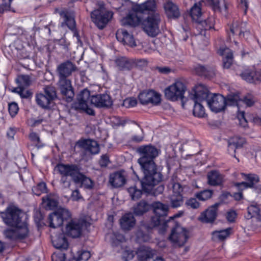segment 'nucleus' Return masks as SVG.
Returning <instances> with one entry per match:
<instances>
[{
    "label": "nucleus",
    "instance_id": "1",
    "mask_svg": "<svg viewBox=\"0 0 261 261\" xmlns=\"http://www.w3.org/2000/svg\"><path fill=\"white\" fill-rule=\"evenodd\" d=\"M140 158L138 162L141 167L144 175H146L147 180L150 179L151 173L154 175V179L160 178V172L158 171L154 159L159 155L160 150L150 144L141 145L137 150Z\"/></svg>",
    "mask_w": 261,
    "mask_h": 261
},
{
    "label": "nucleus",
    "instance_id": "2",
    "mask_svg": "<svg viewBox=\"0 0 261 261\" xmlns=\"http://www.w3.org/2000/svg\"><path fill=\"white\" fill-rule=\"evenodd\" d=\"M76 65L70 61H66L58 65L57 72L59 76L58 85L62 98L67 102H71L74 96L71 81L68 77L76 70Z\"/></svg>",
    "mask_w": 261,
    "mask_h": 261
},
{
    "label": "nucleus",
    "instance_id": "3",
    "mask_svg": "<svg viewBox=\"0 0 261 261\" xmlns=\"http://www.w3.org/2000/svg\"><path fill=\"white\" fill-rule=\"evenodd\" d=\"M206 90L199 84L195 87L192 92L189 94V97L194 102L193 110V115L198 118H203L205 116V109L201 104L207 97Z\"/></svg>",
    "mask_w": 261,
    "mask_h": 261
},
{
    "label": "nucleus",
    "instance_id": "4",
    "mask_svg": "<svg viewBox=\"0 0 261 261\" xmlns=\"http://www.w3.org/2000/svg\"><path fill=\"white\" fill-rule=\"evenodd\" d=\"M113 16V12L107 10L102 2H98V8L91 13L92 21L100 30L106 27Z\"/></svg>",
    "mask_w": 261,
    "mask_h": 261
},
{
    "label": "nucleus",
    "instance_id": "5",
    "mask_svg": "<svg viewBox=\"0 0 261 261\" xmlns=\"http://www.w3.org/2000/svg\"><path fill=\"white\" fill-rule=\"evenodd\" d=\"M161 21L162 16L159 12L149 14L142 21L143 29L149 36L154 37L160 33Z\"/></svg>",
    "mask_w": 261,
    "mask_h": 261
},
{
    "label": "nucleus",
    "instance_id": "6",
    "mask_svg": "<svg viewBox=\"0 0 261 261\" xmlns=\"http://www.w3.org/2000/svg\"><path fill=\"white\" fill-rule=\"evenodd\" d=\"M22 213L19 208L13 205H9L2 213V217L6 224L15 227L21 224Z\"/></svg>",
    "mask_w": 261,
    "mask_h": 261
},
{
    "label": "nucleus",
    "instance_id": "7",
    "mask_svg": "<svg viewBox=\"0 0 261 261\" xmlns=\"http://www.w3.org/2000/svg\"><path fill=\"white\" fill-rule=\"evenodd\" d=\"M189 231L182 227L180 224L176 223L172 228L169 240L173 244L174 247L183 246L189 239Z\"/></svg>",
    "mask_w": 261,
    "mask_h": 261
},
{
    "label": "nucleus",
    "instance_id": "8",
    "mask_svg": "<svg viewBox=\"0 0 261 261\" xmlns=\"http://www.w3.org/2000/svg\"><path fill=\"white\" fill-rule=\"evenodd\" d=\"M202 86L206 90L207 97L205 100L211 110L215 113L224 110L226 107V98L221 94H212L204 85L202 84Z\"/></svg>",
    "mask_w": 261,
    "mask_h": 261
},
{
    "label": "nucleus",
    "instance_id": "9",
    "mask_svg": "<svg viewBox=\"0 0 261 261\" xmlns=\"http://www.w3.org/2000/svg\"><path fill=\"white\" fill-rule=\"evenodd\" d=\"M150 176V179L147 180L146 175H144V177L141 181L143 191L145 193L154 196L162 193L164 190V186L163 185H160L155 187L162 179V174L160 173V179L157 180L154 179V175L151 173Z\"/></svg>",
    "mask_w": 261,
    "mask_h": 261
},
{
    "label": "nucleus",
    "instance_id": "10",
    "mask_svg": "<svg viewBox=\"0 0 261 261\" xmlns=\"http://www.w3.org/2000/svg\"><path fill=\"white\" fill-rule=\"evenodd\" d=\"M185 91L186 86L184 84L180 81H176L165 89V95L168 99L171 101L181 100L184 105V94Z\"/></svg>",
    "mask_w": 261,
    "mask_h": 261
},
{
    "label": "nucleus",
    "instance_id": "11",
    "mask_svg": "<svg viewBox=\"0 0 261 261\" xmlns=\"http://www.w3.org/2000/svg\"><path fill=\"white\" fill-rule=\"evenodd\" d=\"M44 94L39 93L36 95V101L38 106L43 109H48L50 105L57 97L55 88L47 86L44 89Z\"/></svg>",
    "mask_w": 261,
    "mask_h": 261
},
{
    "label": "nucleus",
    "instance_id": "12",
    "mask_svg": "<svg viewBox=\"0 0 261 261\" xmlns=\"http://www.w3.org/2000/svg\"><path fill=\"white\" fill-rule=\"evenodd\" d=\"M90 97V91L87 89H84L79 94L77 101L73 103L72 108L76 110L85 112L89 115L94 116V110L88 107Z\"/></svg>",
    "mask_w": 261,
    "mask_h": 261
},
{
    "label": "nucleus",
    "instance_id": "13",
    "mask_svg": "<svg viewBox=\"0 0 261 261\" xmlns=\"http://www.w3.org/2000/svg\"><path fill=\"white\" fill-rule=\"evenodd\" d=\"M71 217L69 211L64 208H59L49 215L48 221L49 227L57 228L62 225L64 220Z\"/></svg>",
    "mask_w": 261,
    "mask_h": 261
},
{
    "label": "nucleus",
    "instance_id": "14",
    "mask_svg": "<svg viewBox=\"0 0 261 261\" xmlns=\"http://www.w3.org/2000/svg\"><path fill=\"white\" fill-rule=\"evenodd\" d=\"M80 170V167L74 164L58 163L55 167L54 170L60 175H69L73 181Z\"/></svg>",
    "mask_w": 261,
    "mask_h": 261
},
{
    "label": "nucleus",
    "instance_id": "15",
    "mask_svg": "<svg viewBox=\"0 0 261 261\" xmlns=\"http://www.w3.org/2000/svg\"><path fill=\"white\" fill-rule=\"evenodd\" d=\"M155 0H147L141 4H136L132 7V10L136 13L148 14L159 12Z\"/></svg>",
    "mask_w": 261,
    "mask_h": 261
},
{
    "label": "nucleus",
    "instance_id": "16",
    "mask_svg": "<svg viewBox=\"0 0 261 261\" xmlns=\"http://www.w3.org/2000/svg\"><path fill=\"white\" fill-rule=\"evenodd\" d=\"M139 100L142 105L149 103L157 105L161 102V95L153 90L144 91L140 93Z\"/></svg>",
    "mask_w": 261,
    "mask_h": 261
},
{
    "label": "nucleus",
    "instance_id": "17",
    "mask_svg": "<svg viewBox=\"0 0 261 261\" xmlns=\"http://www.w3.org/2000/svg\"><path fill=\"white\" fill-rule=\"evenodd\" d=\"M83 227L84 222L82 221L72 220L66 225V233L73 238H79L82 234Z\"/></svg>",
    "mask_w": 261,
    "mask_h": 261
},
{
    "label": "nucleus",
    "instance_id": "18",
    "mask_svg": "<svg viewBox=\"0 0 261 261\" xmlns=\"http://www.w3.org/2000/svg\"><path fill=\"white\" fill-rule=\"evenodd\" d=\"M60 16L63 18L64 21L62 26L66 25L74 33V36L76 37L77 40L80 41V36L75 29V21L73 14L68 11H62L60 13Z\"/></svg>",
    "mask_w": 261,
    "mask_h": 261
},
{
    "label": "nucleus",
    "instance_id": "19",
    "mask_svg": "<svg viewBox=\"0 0 261 261\" xmlns=\"http://www.w3.org/2000/svg\"><path fill=\"white\" fill-rule=\"evenodd\" d=\"M220 205V203H216L210 206L201 214L199 220L204 223H213L217 217L218 208Z\"/></svg>",
    "mask_w": 261,
    "mask_h": 261
},
{
    "label": "nucleus",
    "instance_id": "20",
    "mask_svg": "<svg viewBox=\"0 0 261 261\" xmlns=\"http://www.w3.org/2000/svg\"><path fill=\"white\" fill-rule=\"evenodd\" d=\"M77 145L79 147L84 149L91 154H97L100 151L98 143L97 141L93 139H81L77 142Z\"/></svg>",
    "mask_w": 261,
    "mask_h": 261
},
{
    "label": "nucleus",
    "instance_id": "21",
    "mask_svg": "<svg viewBox=\"0 0 261 261\" xmlns=\"http://www.w3.org/2000/svg\"><path fill=\"white\" fill-rule=\"evenodd\" d=\"M90 102L97 108L109 107L112 105L111 97L107 94L93 95L91 97Z\"/></svg>",
    "mask_w": 261,
    "mask_h": 261
},
{
    "label": "nucleus",
    "instance_id": "22",
    "mask_svg": "<svg viewBox=\"0 0 261 261\" xmlns=\"http://www.w3.org/2000/svg\"><path fill=\"white\" fill-rule=\"evenodd\" d=\"M229 30L232 35H238L240 38H247L250 31L247 29L246 22L236 21L230 26Z\"/></svg>",
    "mask_w": 261,
    "mask_h": 261
},
{
    "label": "nucleus",
    "instance_id": "23",
    "mask_svg": "<svg viewBox=\"0 0 261 261\" xmlns=\"http://www.w3.org/2000/svg\"><path fill=\"white\" fill-rule=\"evenodd\" d=\"M116 37L118 41L124 45H127L130 47H135L137 45L133 36L124 29H118L116 33Z\"/></svg>",
    "mask_w": 261,
    "mask_h": 261
},
{
    "label": "nucleus",
    "instance_id": "24",
    "mask_svg": "<svg viewBox=\"0 0 261 261\" xmlns=\"http://www.w3.org/2000/svg\"><path fill=\"white\" fill-rule=\"evenodd\" d=\"M194 72L199 76L211 79L216 75V68L214 66L197 65L194 68Z\"/></svg>",
    "mask_w": 261,
    "mask_h": 261
},
{
    "label": "nucleus",
    "instance_id": "25",
    "mask_svg": "<svg viewBox=\"0 0 261 261\" xmlns=\"http://www.w3.org/2000/svg\"><path fill=\"white\" fill-rule=\"evenodd\" d=\"M244 176V179L248 180L249 182L242 181L241 182H236L234 184L236 187L242 191L245 189L248 188L254 187L255 184H257L259 181V178L258 175L254 174H246L244 173L242 174Z\"/></svg>",
    "mask_w": 261,
    "mask_h": 261
},
{
    "label": "nucleus",
    "instance_id": "26",
    "mask_svg": "<svg viewBox=\"0 0 261 261\" xmlns=\"http://www.w3.org/2000/svg\"><path fill=\"white\" fill-rule=\"evenodd\" d=\"M154 254V250L145 246L140 247L137 252L139 261H152V259ZM153 261H163V259L161 258H157Z\"/></svg>",
    "mask_w": 261,
    "mask_h": 261
},
{
    "label": "nucleus",
    "instance_id": "27",
    "mask_svg": "<svg viewBox=\"0 0 261 261\" xmlns=\"http://www.w3.org/2000/svg\"><path fill=\"white\" fill-rule=\"evenodd\" d=\"M73 182L76 184H81V187H84L88 190H92L94 186V181L89 177L86 176L80 170L77 175L74 178Z\"/></svg>",
    "mask_w": 261,
    "mask_h": 261
},
{
    "label": "nucleus",
    "instance_id": "28",
    "mask_svg": "<svg viewBox=\"0 0 261 261\" xmlns=\"http://www.w3.org/2000/svg\"><path fill=\"white\" fill-rule=\"evenodd\" d=\"M116 67L120 71H129L132 69L136 65L134 61L125 57H121L115 61Z\"/></svg>",
    "mask_w": 261,
    "mask_h": 261
},
{
    "label": "nucleus",
    "instance_id": "29",
    "mask_svg": "<svg viewBox=\"0 0 261 261\" xmlns=\"http://www.w3.org/2000/svg\"><path fill=\"white\" fill-rule=\"evenodd\" d=\"M218 53L223 57L222 63L224 68L228 69L232 65L233 62V56L232 51L228 48H220Z\"/></svg>",
    "mask_w": 261,
    "mask_h": 261
},
{
    "label": "nucleus",
    "instance_id": "30",
    "mask_svg": "<svg viewBox=\"0 0 261 261\" xmlns=\"http://www.w3.org/2000/svg\"><path fill=\"white\" fill-rule=\"evenodd\" d=\"M109 182L115 188L123 186L126 182L124 172L120 171L111 174L110 176Z\"/></svg>",
    "mask_w": 261,
    "mask_h": 261
},
{
    "label": "nucleus",
    "instance_id": "31",
    "mask_svg": "<svg viewBox=\"0 0 261 261\" xmlns=\"http://www.w3.org/2000/svg\"><path fill=\"white\" fill-rule=\"evenodd\" d=\"M240 76L244 80L250 83L261 82V71L246 69L240 74Z\"/></svg>",
    "mask_w": 261,
    "mask_h": 261
},
{
    "label": "nucleus",
    "instance_id": "32",
    "mask_svg": "<svg viewBox=\"0 0 261 261\" xmlns=\"http://www.w3.org/2000/svg\"><path fill=\"white\" fill-rule=\"evenodd\" d=\"M207 184L211 186H221L224 181V176L219 171L213 170L207 174Z\"/></svg>",
    "mask_w": 261,
    "mask_h": 261
},
{
    "label": "nucleus",
    "instance_id": "33",
    "mask_svg": "<svg viewBox=\"0 0 261 261\" xmlns=\"http://www.w3.org/2000/svg\"><path fill=\"white\" fill-rule=\"evenodd\" d=\"M174 223L173 220L166 221L165 218L154 214L151 218L150 224H147L148 229H152L153 227L159 225H162V228L165 230L168 227V223Z\"/></svg>",
    "mask_w": 261,
    "mask_h": 261
},
{
    "label": "nucleus",
    "instance_id": "34",
    "mask_svg": "<svg viewBox=\"0 0 261 261\" xmlns=\"http://www.w3.org/2000/svg\"><path fill=\"white\" fill-rule=\"evenodd\" d=\"M165 13L169 18H177L180 16V12L177 6L170 1H168L164 4Z\"/></svg>",
    "mask_w": 261,
    "mask_h": 261
},
{
    "label": "nucleus",
    "instance_id": "35",
    "mask_svg": "<svg viewBox=\"0 0 261 261\" xmlns=\"http://www.w3.org/2000/svg\"><path fill=\"white\" fill-rule=\"evenodd\" d=\"M150 230V229H148L146 224L141 225L136 233L138 241L139 243L149 241L150 239L149 231Z\"/></svg>",
    "mask_w": 261,
    "mask_h": 261
},
{
    "label": "nucleus",
    "instance_id": "36",
    "mask_svg": "<svg viewBox=\"0 0 261 261\" xmlns=\"http://www.w3.org/2000/svg\"><path fill=\"white\" fill-rule=\"evenodd\" d=\"M53 246L60 250H67L68 247V243L65 235L60 233L53 240Z\"/></svg>",
    "mask_w": 261,
    "mask_h": 261
},
{
    "label": "nucleus",
    "instance_id": "37",
    "mask_svg": "<svg viewBox=\"0 0 261 261\" xmlns=\"http://www.w3.org/2000/svg\"><path fill=\"white\" fill-rule=\"evenodd\" d=\"M42 203L46 209L53 210L58 205V198L54 194H48L42 198Z\"/></svg>",
    "mask_w": 261,
    "mask_h": 261
},
{
    "label": "nucleus",
    "instance_id": "38",
    "mask_svg": "<svg viewBox=\"0 0 261 261\" xmlns=\"http://www.w3.org/2000/svg\"><path fill=\"white\" fill-rule=\"evenodd\" d=\"M136 220L132 213L124 215L120 219V225L124 230H129L135 224Z\"/></svg>",
    "mask_w": 261,
    "mask_h": 261
},
{
    "label": "nucleus",
    "instance_id": "39",
    "mask_svg": "<svg viewBox=\"0 0 261 261\" xmlns=\"http://www.w3.org/2000/svg\"><path fill=\"white\" fill-rule=\"evenodd\" d=\"M150 208V204L145 200H142L134 206L133 212L136 216H142Z\"/></svg>",
    "mask_w": 261,
    "mask_h": 261
},
{
    "label": "nucleus",
    "instance_id": "40",
    "mask_svg": "<svg viewBox=\"0 0 261 261\" xmlns=\"http://www.w3.org/2000/svg\"><path fill=\"white\" fill-rule=\"evenodd\" d=\"M152 206L153 208L154 214L159 215L164 218L167 216L169 206L161 202H154Z\"/></svg>",
    "mask_w": 261,
    "mask_h": 261
},
{
    "label": "nucleus",
    "instance_id": "41",
    "mask_svg": "<svg viewBox=\"0 0 261 261\" xmlns=\"http://www.w3.org/2000/svg\"><path fill=\"white\" fill-rule=\"evenodd\" d=\"M141 19L135 13H129L126 17L121 20L123 25H128L135 27L140 23Z\"/></svg>",
    "mask_w": 261,
    "mask_h": 261
},
{
    "label": "nucleus",
    "instance_id": "42",
    "mask_svg": "<svg viewBox=\"0 0 261 261\" xmlns=\"http://www.w3.org/2000/svg\"><path fill=\"white\" fill-rule=\"evenodd\" d=\"M15 227L16 228L18 240L21 241L29 237V231L25 222H22L21 224Z\"/></svg>",
    "mask_w": 261,
    "mask_h": 261
},
{
    "label": "nucleus",
    "instance_id": "43",
    "mask_svg": "<svg viewBox=\"0 0 261 261\" xmlns=\"http://www.w3.org/2000/svg\"><path fill=\"white\" fill-rule=\"evenodd\" d=\"M125 241L124 236L118 233H114V237L112 238V245L115 248L116 251L120 252V248H122V244Z\"/></svg>",
    "mask_w": 261,
    "mask_h": 261
},
{
    "label": "nucleus",
    "instance_id": "44",
    "mask_svg": "<svg viewBox=\"0 0 261 261\" xmlns=\"http://www.w3.org/2000/svg\"><path fill=\"white\" fill-rule=\"evenodd\" d=\"M170 203L172 208L180 206L184 202L182 194H172L169 197Z\"/></svg>",
    "mask_w": 261,
    "mask_h": 261
},
{
    "label": "nucleus",
    "instance_id": "45",
    "mask_svg": "<svg viewBox=\"0 0 261 261\" xmlns=\"http://www.w3.org/2000/svg\"><path fill=\"white\" fill-rule=\"evenodd\" d=\"M230 228L219 231H215L212 232L213 239L219 241H223L227 238L230 233Z\"/></svg>",
    "mask_w": 261,
    "mask_h": 261
},
{
    "label": "nucleus",
    "instance_id": "46",
    "mask_svg": "<svg viewBox=\"0 0 261 261\" xmlns=\"http://www.w3.org/2000/svg\"><path fill=\"white\" fill-rule=\"evenodd\" d=\"M201 14L202 13L200 8V4H195L191 8L190 11V16L192 19L196 21V22L198 21L200 19Z\"/></svg>",
    "mask_w": 261,
    "mask_h": 261
},
{
    "label": "nucleus",
    "instance_id": "47",
    "mask_svg": "<svg viewBox=\"0 0 261 261\" xmlns=\"http://www.w3.org/2000/svg\"><path fill=\"white\" fill-rule=\"evenodd\" d=\"M127 191L132 200L134 201L140 198L142 195V191L138 189L136 186L128 188Z\"/></svg>",
    "mask_w": 261,
    "mask_h": 261
},
{
    "label": "nucleus",
    "instance_id": "48",
    "mask_svg": "<svg viewBox=\"0 0 261 261\" xmlns=\"http://www.w3.org/2000/svg\"><path fill=\"white\" fill-rule=\"evenodd\" d=\"M241 99L240 98V96L238 94H233L229 95L226 98V106H239V103L241 102Z\"/></svg>",
    "mask_w": 261,
    "mask_h": 261
},
{
    "label": "nucleus",
    "instance_id": "49",
    "mask_svg": "<svg viewBox=\"0 0 261 261\" xmlns=\"http://www.w3.org/2000/svg\"><path fill=\"white\" fill-rule=\"evenodd\" d=\"M232 145H234L236 148H241L246 144L245 138L239 136H235L229 139Z\"/></svg>",
    "mask_w": 261,
    "mask_h": 261
},
{
    "label": "nucleus",
    "instance_id": "50",
    "mask_svg": "<svg viewBox=\"0 0 261 261\" xmlns=\"http://www.w3.org/2000/svg\"><path fill=\"white\" fill-rule=\"evenodd\" d=\"M199 25H201L202 28L205 30H208L213 28L214 23L213 18H208L204 20H201L200 19L198 21Z\"/></svg>",
    "mask_w": 261,
    "mask_h": 261
},
{
    "label": "nucleus",
    "instance_id": "51",
    "mask_svg": "<svg viewBox=\"0 0 261 261\" xmlns=\"http://www.w3.org/2000/svg\"><path fill=\"white\" fill-rule=\"evenodd\" d=\"M213 194V191L211 190H205L196 194V197L198 199L205 201L210 198Z\"/></svg>",
    "mask_w": 261,
    "mask_h": 261
},
{
    "label": "nucleus",
    "instance_id": "52",
    "mask_svg": "<svg viewBox=\"0 0 261 261\" xmlns=\"http://www.w3.org/2000/svg\"><path fill=\"white\" fill-rule=\"evenodd\" d=\"M248 215L246 218L249 219L253 217L258 216L259 214L260 209L258 206L256 205H251L247 208Z\"/></svg>",
    "mask_w": 261,
    "mask_h": 261
},
{
    "label": "nucleus",
    "instance_id": "53",
    "mask_svg": "<svg viewBox=\"0 0 261 261\" xmlns=\"http://www.w3.org/2000/svg\"><path fill=\"white\" fill-rule=\"evenodd\" d=\"M46 190V187L44 182H40L32 188L33 193L37 196H40L42 193H45Z\"/></svg>",
    "mask_w": 261,
    "mask_h": 261
},
{
    "label": "nucleus",
    "instance_id": "54",
    "mask_svg": "<svg viewBox=\"0 0 261 261\" xmlns=\"http://www.w3.org/2000/svg\"><path fill=\"white\" fill-rule=\"evenodd\" d=\"M119 249L122 253V258L124 261H128L133 259L134 256V252L130 249H123V247Z\"/></svg>",
    "mask_w": 261,
    "mask_h": 261
},
{
    "label": "nucleus",
    "instance_id": "55",
    "mask_svg": "<svg viewBox=\"0 0 261 261\" xmlns=\"http://www.w3.org/2000/svg\"><path fill=\"white\" fill-rule=\"evenodd\" d=\"M137 132V134L132 136L131 140L135 143H140L144 140V132L142 128H139Z\"/></svg>",
    "mask_w": 261,
    "mask_h": 261
},
{
    "label": "nucleus",
    "instance_id": "56",
    "mask_svg": "<svg viewBox=\"0 0 261 261\" xmlns=\"http://www.w3.org/2000/svg\"><path fill=\"white\" fill-rule=\"evenodd\" d=\"M91 256L89 251L83 250L79 252V255L76 259H73L72 261H86Z\"/></svg>",
    "mask_w": 261,
    "mask_h": 261
},
{
    "label": "nucleus",
    "instance_id": "57",
    "mask_svg": "<svg viewBox=\"0 0 261 261\" xmlns=\"http://www.w3.org/2000/svg\"><path fill=\"white\" fill-rule=\"evenodd\" d=\"M171 185L172 188V194H182L183 188L179 183L172 181L171 182Z\"/></svg>",
    "mask_w": 261,
    "mask_h": 261
},
{
    "label": "nucleus",
    "instance_id": "58",
    "mask_svg": "<svg viewBox=\"0 0 261 261\" xmlns=\"http://www.w3.org/2000/svg\"><path fill=\"white\" fill-rule=\"evenodd\" d=\"M60 184L64 188H68L71 184V179L69 175H61Z\"/></svg>",
    "mask_w": 261,
    "mask_h": 261
},
{
    "label": "nucleus",
    "instance_id": "59",
    "mask_svg": "<svg viewBox=\"0 0 261 261\" xmlns=\"http://www.w3.org/2000/svg\"><path fill=\"white\" fill-rule=\"evenodd\" d=\"M185 204L192 208L196 209L199 207L200 204L196 198H191L187 200Z\"/></svg>",
    "mask_w": 261,
    "mask_h": 261
},
{
    "label": "nucleus",
    "instance_id": "60",
    "mask_svg": "<svg viewBox=\"0 0 261 261\" xmlns=\"http://www.w3.org/2000/svg\"><path fill=\"white\" fill-rule=\"evenodd\" d=\"M207 4L215 11H220L221 7L220 6L219 0H207Z\"/></svg>",
    "mask_w": 261,
    "mask_h": 261
},
{
    "label": "nucleus",
    "instance_id": "61",
    "mask_svg": "<svg viewBox=\"0 0 261 261\" xmlns=\"http://www.w3.org/2000/svg\"><path fill=\"white\" fill-rule=\"evenodd\" d=\"M9 112L11 116H15L18 112V107L16 103L12 102L9 105Z\"/></svg>",
    "mask_w": 261,
    "mask_h": 261
},
{
    "label": "nucleus",
    "instance_id": "62",
    "mask_svg": "<svg viewBox=\"0 0 261 261\" xmlns=\"http://www.w3.org/2000/svg\"><path fill=\"white\" fill-rule=\"evenodd\" d=\"M18 80L23 86L28 87L31 84L30 77L28 75H21Z\"/></svg>",
    "mask_w": 261,
    "mask_h": 261
},
{
    "label": "nucleus",
    "instance_id": "63",
    "mask_svg": "<svg viewBox=\"0 0 261 261\" xmlns=\"http://www.w3.org/2000/svg\"><path fill=\"white\" fill-rule=\"evenodd\" d=\"M5 234L7 238L13 240H18L16 229H8L6 231Z\"/></svg>",
    "mask_w": 261,
    "mask_h": 261
},
{
    "label": "nucleus",
    "instance_id": "64",
    "mask_svg": "<svg viewBox=\"0 0 261 261\" xmlns=\"http://www.w3.org/2000/svg\"><path fill=\"white\" fill-rule=\"evenodd\" d=\"M53 261H65V254L64 253H54L51 255Z\"/></svg>",
    "mask_w": 261,
    "mask_h": 261
}]
</instances>
